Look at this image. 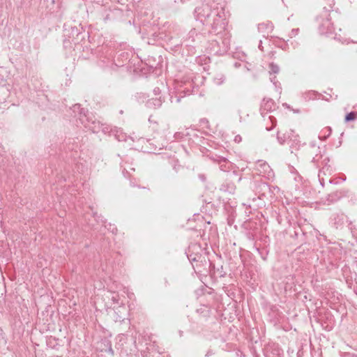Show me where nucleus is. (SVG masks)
<instances>
[{"mask_svg": "<svg viewBox=\"0 0 357 357\" xmlns=\"http://www.w3.org/2000/svg\"><path fill=\"white\" fill-rule=\"evenodd\" d=\"M356 118V114L355 112H350L345 117L346 121H353Z\"/></svg>", "mask_w": 357, "mask_h": 357, "instance_id": "f257e3e1", "label": "nucleus"}]
</instances>
